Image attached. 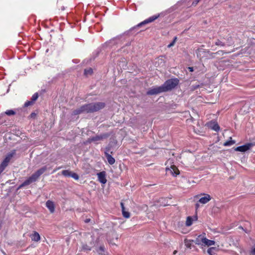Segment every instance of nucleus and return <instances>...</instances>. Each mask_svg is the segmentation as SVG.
<instances>
[{"instance_id":"44","label":"nucleus","mask_w":255,"mask_h":255,"mask_svg":"<svg viewBox=\"0 0 255 255\" xmlns=\"http://www.w3.org/2000/svg\"><path fill=\"white\" fill-rule=\"evenodd\" d=\"M89 221H90V220H89V219H87V220H86V222H89Z\"/></svg>"},{"instance_id":"11","label":"nucleus","mask_w":255,"mask_h":255,"mask_svg":"<svg viewBox=\"0 0 255 255\" xmlns=\"http://www.w3.org/2000/svg\"><path fill=\"white\" fill-rule=\"evenodd\" d=\"M106 172L105 171H102L98 173H97V176L98 178V180L102 184H105L107 180L106 177Z\"/></svg>"},{"instance_id":"1","label":"nucleus","mask_w":255,"mask_h":255,"mask_svg":"<svg viewBox=\"0 0 255 255\" xmlns=\"http://www.w3.org/2000/svg\"><path fill=\"white\" fill-rule=\"evenodd\" d=\"M105 107V104L102 102L91 103L85 105L73 112L74 115L83 113H91L97 111Z\"/></svg>"},{"instance_id":"4","label":"nucleus","mask_w":255,"mask_h":255,"mask_svg":"<svg viewBox=\"0 0 255 255\" xmlns=\"http://www.w3.org/2000/svg\"><path fill=\"white\" fill-rule=\"evenodd\" d=\"M179 80L177 78L171 79L167 80L162 85L164 92L171 90L174 88L179 83Z\"/></svg>"},{"instance_id":"36","label":"nucleus","mask_w":255,"mask_h":255,"mask_svg":"<svg viewBox=\"0 0 255 255\" xmlns=\"http://www.w3.org/2000/svg\"><path fill=\"white\" fill-rule=\"evenodd\" d=\"M83 249L84 250H91V249L89 247H88L87 245L84 246L83 247Z\"/></svg>"},{"instance_id":"41","label":"nucleus","mask_w":255,"mask_h":255,"mask_svg":"<svg viewBox=\"0 0 255 255\" xmlns=\"http://www.w3.org/2000/svg\"><path fill=\"white\" fill-rule=\"evenodd\" d=\"M188 69L190 70V72L193 71V67H188Z\"/></svg>"},{"instance_id":"22","label":"nucleus","mask_w":255,"mask_h":255,"mask_svg":"<svg viewBox=\"0 0 255 255\" xmlns=\"http://www.w3.org/2000/svg\"><path fill=\"white\" fill-rule=\"evenodd\" d=\"M167 62V58L165 56L161 55L159 57H158L156 59V61H155V63L156 64H162L164 63Z\"/></svg>"},{"instance_id":"16","label":"nucleus","mask_w":255,"mask_h":255,"mask_svg":"<svg viewBox=\"0 0 255 255\" xmlns=\"http://www.w3.org/2000/svg\"><path fill=\"white\" fill-rule=\"evenodd\" d=\"M215 242L213 240H210L209 239H208L207 238H206V237H205V239L204 240V242H203V243L202 244V247H201L202 248H203V247H210V246H213V245H215Z\"/></svg>"},{"instance_id":"23","label":"nucleus","mask_w":255,"mask_h":255,"mask_svg":"<svg viewBox=\"0 0 255 255\" xmlns=\"http://www.w3.org/2000/svg\"><path fill=\"white\" fill-rule=\"evenodd\" d=\"M218 250L215 247H211L207 250V253L209 255H217V252Z\"/></svg>"},{"instance_id":"12","label":"nucleus","mask_w":255,"mask_h":255,"mask_svg":"<svg viewBox=\"0 0 255 255\" xmlns=\"http://www.w3.org/2000/svg\"><path fill=\"white\" fill-rule=\"evenodd\" d=\"M205 235L202 234L198 236L194 241L195 243L198 245L200 246L201 247H202V244L204 242V240L205 238Z\"/></svg>"},{"instance_id":"19","label":"nucleus","mask_w":255,"mask_h":255,"mask_svg":"<svg viewBox=\"0 0 255 255\" xmlns=\"http://www.w3.org/2000/svg\"><path fill=\"white\" fill-rule=\"evenodd\" d=\"M32 241L38 242L40 240V236L39 234L36 231L33 232L30 236Z\"/></svg>"},{"instance_id":"43","label":"nucleus","mask_w":255,"mask_h":255,"mask_svg":"<svg viewBox=\"0 0 255 255\" xmlns=\"http://www.w3.org/2000/svg\"><path fill=\"white\" fill-rule=\"evenodd\" d=\"M73 62L74 63H78V62H79V61H78L77 60H76H76H74L73 61Z\"/></svg>"},{"instance_id":"21","label":"nucleus","mask_w":255,"mask_h":255,"mask_svg":"<svg viewBox=\"0 0 255 255\" xmlns=\"http://www.w3.org/2000/svg\"><path fill=\"white\" fill-rule=\"evenodd\" d=\"M105 154L106 155V156L107 157V159L108 160V163L111 164L113 165L115 162V159L114 157H113L110 154H109L107 152H105Z\"/></svg>"},{"instance_id":"26","label":"nucleus","mask_w":255,"mask_h":255,"mask_svg":"<svg viewBox=\"0 0 255 255\" xmlns=\"http://www.w3.org/2000/svg\"><path fill=\"white\" fill-rule=\"evenodd\" d=\"M93 73V70L91 68H88L85 69L84 70V75L86 76H89L91 75Z\"/></svg>"},{"instance_id":"2","label":"nucleus","mask_w":255,"mask_h":255,"mask_svg":"<svg viewBox=\"0 0 255 255\" xmlns=\"http://www.w3.org/2000/svg\"><path fill=\"white\" fill-rule=\"evenodd\" d=\"M197 55L200 59L204 58V57L207 58H219V55H223V51H218L215 53H211L208 50H206L202 47L199 48L196 51Z\"/></svg>"},{"instance_id":"18","label":"nucleus","mask_w":255,"mask_h":255,"mask_svg":"<svg viewBox=\"0 0 255 255\" xmlns=\"http://www.w3.org/2000/svg\"><path fill=\"white\" fill-rule=\"evenodd\" d=\"M197 220V218L196 216L191 217L188 216L187 217L186 221V226L189 227L192 225L193 224V221H195Z\"/></svg>"},{"instance_id":"35","label":"nucleus","mask_w":255,"mask_h":255,"mask_svg":"<svg viewBox=\"0 0 255 255\" xmlns=\"http://www.w3.org/2000/svg\"><path fill=\"white\" fill-rule=\"evenodd\" d=\"M176 39H177V37H175L174 38V39H173V41H172L171 43H170L169 44H168V46H167V47H168V48H170V47H171L172 46H173L174 45V44H175V42H176Z\"/></svg>"},{"instance_id":"6","label":"nucleus","mask_w":255,"mask_h":255,"mask_svg":"<svg viewBox=\"0 0 255 255\" xmlns=\"http://www.w3.org/2000/svg\"><path fill=\"white\" fill-rule=\"evenodd\" d=\"M109 135L107 133L103 134L101 135H96L92 137L89 138L88 140V142H94L98 143V141L102 140L108 137Z\"/></svg>"},{"instance_id":"9","label":"nucleus","mask_w":255,"mask_h":255,"mask_svg":"<svg viewBox=\"0 0 255 255\" xmlns=\"http://www.w3.org/2000/svg\"><path fill=\"white\" fill-rule=\"evenodd\" d=\"M159 15H160L159 14H158L153 15V16L149 17V18H147L146 19L144 20L142 22L139 23L137 25V27H140L142 25L146 24L153 22L155 19H156L157 18H158L159 17Z\"/></svg>"},{"instance_id":"7","label":"nucleus","mask_w":255,"mask_h":255,"mask_svg":"<svg viewBox=\"0 0 255 255\" xmlns=\"http://www.w3.org/2000/svg\"><path fill=\"white\" fill-rule=\"evenodd\" d=\"M162 92H164V90L163 89L162 86H161L150 89L147 92V94L149 95H153L158 94Z\"/></svg>"},{"instance_id":"39","label":"nucleus","mask_w":255,"mask_h":255,"mask_svg":"<svg viewBox=\"0 0 255 255\" xmlns=\"http://www.w3.org/2000/svg\"><path fill=\"white\" fill-rule=\"evenodd\" d=\"M121 206L122 210H125V208L124 207V203L123 202L121 203Z\"/></svg>"},{"instance_id":"40","label":"nucleus","mask_w":255,"mask_h":255,"mask_svg":"<svg viewBox=\"0 0 255 255\" xmlns=\"http://www.w3.org/2000/svg\"><path fill=\"white\" fill-rule=\"evenodd\" d=\"M240 229H242L243 231H244L246 233H248L249 231L247 230H245L243 228L240 227Z\"/></svg>"},{"instance_id":"38","label":"nucleus","mask_w":255,"mask_h":255,"mask_svg":"<svg viewBox=\"0 0 255 255\" xmlns=\"http://www.w3.org/2000/svg\"><path fill=\"white\" fill-rule=\"evenodd\" d=\"M251 254L253 255H255V247L252 250Z\"/></svg>"},{"instance_id":"29","label":"nucleus","mask_w":255,"mask_h":255,"mask_svg":"<svg viewBox=\"0 0 255 255\" xmlns=\"http://www.w3.org/2000/svg\"><path fill=\"white\" fill-rule=\"evenodd\" d=\"M98 252L101 255H105L104 247H103V246L100 247L98 249Z\"/></svg>"},{"instance_id":"10","label":"nucleus","mask_w":255,"mask_h":255,"mask_svg":"<svg viewBox=\"0 0 255 255\" xmlns=\"http://www.w3.org/2000/svg\"><path fill=\"white\" fill-rule=\"evenodd\" d=\"M215 46L222 47V46H224V44L223 42H222L221 41H220L219 39L216 40V41L215 42L214 44H211L210 42L208 43L207 46L208 48H209L210 50H211L213 51L216 50V48Z\"/></svg>"},{"instance_id":"27","label":"nucleus","mask_w":255,"mask_h":255,"mask_svg":"<svg viewBox=\"0 0 255 255\" xmlns=\"http://www.w3.org/2000/svg\"><path fill=\"white\" fill-rule=\"evenodd\" d=\"M234 143H235V141L232 140V139L231 138L230 140L225 142L224 143V145L228 146H231V145L234 144Z\"/></svg>"},{"instance_id":"3","label":"nucleus","mask_w":255,"mask_h":255,"mask_svg":"<svg viewBox=\"0 0 255 255\" xmlns=\"http://www.w3.org/2000/svg\"><path fill=\"white\" fill-rule=\"evenodd\" d=\"M47 170L46 166H43L42 168L38 169L35 173H34L31 176H30L27 179L23 182L19 186L18 188H20L22 187L29 185L32 182L36 181L41 175H42Z\"/></svg>"},{"instance_id":"45","label":"nucleus","mask_w":255,"mask_h":255,"mask_svg":"<svg viewBox=\"0 0 255 255\" xmlns=\"http://www.w3.org/2000/svg\"><path fill=\"white\" fill-rule=\"evenodd\" d=\"M198 206H199L198 204H196V207L197 208H198Z\"/></svg>"},{"instance_id":"28","label":"nucleus","mask_w":255,"mask_h":255,"mask_svg":"<svg viewBox=\"0 0 255 255\" xmlns=\"http://www.w3.org/2000/svg\"><path fill=\"white\" fill-rule=\"evenodd\" d=\"M62 174L66 177H70L72 172L68 170H64L62 172Z\"/></svg>"},{"instance_id":"24","label":"nucleus","mask_w":255,"mask_h":255,"mask_svg":"<svg viewBox=\"0 0 255 255\" xmlns=\"http://www.w3.org/2000/svg\"><path fill=\"white\" fill-rule=\"evenodd\" d=\"M113 62L114 63H126L127 62V60L124 58L117 57L115 59H114Z\"/></svg>"},{"instance_id":"20","label":"nucleus","mask_w":255,"mask_h":255,"mask_svg":"<svg viewBox=\"0 0 255 255\" xmlns=\"http://www.w3.org/2000/svg\"><path fill=\"white\" fill-rule=\"evenodd\" d=\"M248 53L254 55L255 54V40H254L253 44L250 46L248 47Z\"/></svg>"},{"instance_id":"13","label":"nucleus","mask_w":255,"mask_h":255,"mask_svg":"<svg viewBox=\"0 0 255 255\" xmlns=\"http://www.w3.org/2000/svg\"><path fill=\"white\" fill-rule=\"evenodd\" d=\"M204 195V197H201L199 200V202L201 204H205L207 203L209 201L211 200V197L209 194H203Z\"/></svg>"},{"instance_id":"25","label":"nucleus","mask_w":255,"mask_h":255,"mask_svg":"<svg viewBox=\"0 0 255 255\" xmlns=\"http://www.w3.org/2000/svg\"><path fill=\"white\" fill-rule=\"evenodd\" d=\"M193 242H194L193 240L185 239L184 240V244H185V246L187 248L191 249L192 244Z\"/></svg>"},{"instance_id":"37","label":"nucleus","mask_w":255,"mask_h":255,"mask_svg":"<svg viewBox=\"0 0 255 255\" xmlns=\"http://www.w3.org/2000/svg\"><path fill=\"white\" fill-rule=\"evenodd\" d=\"M200 0H195L192 3V5H196L198 3V2Z\"/></svg>"},{"instance_id":"33","label":"nucleus","mask_w":255,"mask_h":255,"mask_svg":"<svg viewBox=\"0 0 255 255\" xmlns=\"http://www.w3.org/2000/svg\"><path fill=\"white\" fill-rule=\"evenodd\" d=\"M70 177L73 178L75 180H78L79 178L78 174H77L75 173H73V172H72Z\"/></svg>"},{"instance_id":"5","label":"nucleus","mask_w":255,"mask_h":255,"mask_svg":"<svg viewBox=\"0 0 255 255\" xmlns=\"http://www.w3.org/2000/svg\"><path fill=\"white\" fill-rule=\"evenodd\" d=\"M15 151L13 150L11 152L8 153L5 158L0 165V174L4 170L5 168L7 166L9 162L15 154Z\"/></svg>"},{"instance_id":"42","label":"nucleus","mask_w":255,"mask_h":255,"mask_svg":"<svg viewBox=\"0 0 255 255\" xmlns=\"http://www.w3.org/2000/svg\"><path fill=\"white\" fill-rule=\"evenodd\" d=\"M235 150H236V151H239V146L235 148Z\"/></svg>"},{"instance_id":"14","label":"nucleus","mask_w":255,"mask_h":255,"mask_svg":"<svg viewBox=\"0 0 255 255\" xmlns=\"http://www.w3.org/2000/svg\"><path fill=\"white\" fill-rule=\"evenodd\" d=\"M254 145V144L252 143H248L245 145L240 146V152H245L251 149Z\"/></svg>"},{"instance_id":"32","label":"nucleus","mask_w":255,"mask_h":255,"mask_svg":"<svg viewBox=\"0 0 255 255\" xmlns=\"http://www.w3.org/2000/svg\"><path fill=\"white\" fill-rule=\"evenodd\" d=\"M5 114H6L7 115H8V116H11V115H13L15 114V112L12 110H7L5 112Z\"/></svg>"},{"instance_id":"31","label":"nucleus","mask_w":255,"mask_h":255,"mask_svg":"<svg viewBox=\"0 0 255 255\" xmlns=\"http://www.w3.org/2000/svg\"><path fill=\"white\" fill-rule=\"evenodd\" d=\"M38 95L37 93L34 94L31 99V100L34 103L38 98Z\"/></svg>"},{"instance_id":"17","label":"nucleus","mask_w":255,"mask_h":255,"mask_svg":"<svg viewBox=\"0 0 255 255\" xmlns=\"http://www.w3.org/2000/svg\"><path fill=\"white\" fill-rule=\"evenodd\" d=\"M208 127L212 129L215 131H218L220 129V127L218 124L215 122H210L208 124Z\"/></svg>"},{"instance_id":"8","label":"nucleus","mask_w":255,"mask_h":255,"mask_svg":"<svg viewBox=\"0 0 255 255\" xmlns=\"http://www.w3.org/2000/svg\"><path fill=\"white\" fill-rule=\"evenodd\" d=\"M166 171L167 174H170L174 176H176L179 174V171L174 165H171L170 168L166 167Z\"/></svg>"},{"instance_id":"15","label":"nucleus","mask_w":255,"mask_h":255,"mask_svg":"<svg viewBox=\"0 0 255 255\" xmlns=\"http://www.w3.org/2000/svg\"><path fill=\"white\" fill-rule=\"evenodd\" d=\"M46 206L51 213H53L54 212L55 205L52 201L48 200L46 203Z\"/></svg>"},{"instance_id":"34","label":"nucleus","mask_w":255,"mask_h":255,"mask_svg":"<svg viewBox=\"0 0 255 255\" xmlns=\"http://www.w3.org/2000/svg\"><path fill=\"white\" fill-rule=\"evenodd\" d=\"M33 104V102L32 101H26L24 104V106L25 107H28L30 105H32V104Z\"/></svg>"},{"instance_id":"46","label":"nucleus","mask_w":255,"mask_h":255,"mask_svg":"<svg viewBox=\"0 0 255 255\" xmlns=\"http://www.w3.org/2000/svg\"><path fill=\"white\" fill-rule=\"evenodd\" d=\"M176 251H175L174 252V254L175 255V254H176Z\"/></svg>"},{"instance_id":"30","label":"nucleus","mask_w":255,"mask_h":255,"mask_svg":"<svg viewBox=\"0 0 255 255\" xmlns=\"http://www.w3.org/2000/svg\"><path fill=\"white\" fill-rule=\"evenodd\" d=\"M122 214L123 216L126 218H129L130 217V213L125 210H122Z\"/></svg>"}]
</instances>
